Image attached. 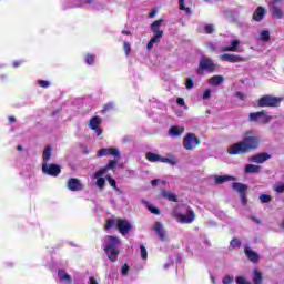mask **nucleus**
I'll use <instances>...</instances> for the list:
<instances>
[{"label":"nucleus","instance_id":"obj_22","mask_svg":"<svg viewBox=\"0 0 284 284\" xmlns=\"http://www.w3.org/2000/svg\"><path fill=\"white\" fill-rule=\"evenodd\" d=\"M268 6L273 17L276 19H283V9L278 8L274 2H271Z\"/></svg>","mask_w":284,"mask_h":284},{"label":"nucleus","instance_id":"obj_61","mask_svg":"<svg viewBox=\"0 0 284 284\" xmlns=\"http://www.w3.org/2000/svg\"><path fill=\"white\" fill-rule=\"evenodd\" d=\"M170 265H172V262L164 264V270H168V267H170Z\"/></svg>","mask_w":284,"mask_h":284},{"label":"nucleus","instance_id":"obj_47","mask_svg":"<svg viewBox=\"0 0 284 284\" xmlns=\"http://www.w3.org/2000/svg\"><path fill=\"white\" fill-rule=\"evenodd\" d=\"M204 31L206 32V34H212V32H214V26L213 24L204 26Z\"/></svg>","mask_w":284,"mask_h":284},{"label":"nucleus","instance_id":"obj_51","mask_svg":"<svg viewBox=\"0 0 284 284\" xmlns=\"http://www.w3.org/2000/svg\"><path fill=\"white\" fill-rule=\"evenodd\" d=\"M130 50H131L130 42H124V52H125L126 57H129Z\"/></svg>","mask_w":284,"mask_h":284},{"label":"nucleus","instance_id":"obj_59","mask_svg":"<svg viewBox=\"0 0 284 284\" xmlns=\"http://www.w3.org/2000/svg\"><path fill=\"white\" fill-rule=\"evenodd\" d=\"M14 121H17V119H14V116H9V123H14Z\"/></svg>","mask_w":284,"mask_h":284},{"label":"nucleus","instance_id":"obj_13","mask_svg":"<svg viewBox=\"0 0 284 284\" xmlns=\"http://www.w3.org/2000/svg\"><path fill=\"white\" fill-rule=\"evenodd\" d=\"M98 156H114L121 158V151L116 148H105L98 151Z\"/></svg>","mask_w":284,"mask_h":284},{"label":"nucleus","instance_id":"obj_62","mask_svg":"<svg viewBox=\"0 0 284 284\" xmlns=\"http://www.w3.org/2000/svg\"><path fill=\"white\" fill-rule=\"evenodd\" d=\"M211 281L213 284L216 283V278L214 277V275H211Z\"/></svg>","mask_w":284,"mask_h":284},{"label":"nucleus","instance_id":"obj_27","mask_svg":"<svg viewBox=\"0 0 284 284\" xmlns=\"http://www.w3.org/2000/svg\"><path fill=\"white\" fill-rule=\"evenodd\" d=\"M263 17H265V8L258 7L253 13V21H263Z\"/></svg>","mask_w":284,"mask_h":284},{"label":"nucleus","instance_id":"obj_1","mask_svg":"<svg viewBox=\"0 0 284 284\" xmlns=\"http://www.w3.org/2000/svg\"><path fill=\"white\" fill-rule=\"evenodd\" d=\"M261 145V136L255 135L254 131L250 130L244 133L242 141L234 143L227 149L229 154H247L252 150H258Z\"/></svg>","mask_w":284,"mask_h":284},{"label":"nucleus","instance_id":"obj_19","mask_svg":"<svg viewBox=\"0 0 284 284\" xmlns=\"http://www.w3.org/2000/svg\"><path fill=\"white\" fill-rule=\"evenodd\" d=\"M185 132V126L173 125L169 129V136L171 139H179Z\"/></svg>","mask_w":284,"mask_h":284},{"label":"nucleus","instance_id":"obj_52","mask_svg":"<svg viewBox=\"0 0 284 284\" xmlns=\"http://www.w3.org/2000/svg\"><path fill=\"white\" fill-rule=\"evenodd\" d=\"M129 270H130V268L128 267V264H124V265L122 266V268H121V274H122L123 276H126Z\"/></svg>","mask_w":284,"mask_h":284},{"label":"nucleus","instance_id":"obj_23","mask_svg":"<svg viewBox=\"0 0 284 284\" xmlns=\"http://www.w3.org/2000/svg\"><path fill=\"white\" fill-rule=\"evenodd\" d=\"M161 196L162 199H166V201H171V203H176V201H179V197L176 196V194L170 191L162 190Z\"/></svg>","mask_w":284,"mask_h":284},{"label":"nucleus","instance_id":"obj_49","mask_svg":"<svg viewBox=\"0 0 284 284\" xmlns=\"http://www.w3.org/2000/svg\"><path fill=\"white\" fill-rule=\"evenodd\" d=\"M38 83L40 88H50V81L48 80H39Z\"/></svg>","mask_w":284,"mask_h":284},{"label":"nucleus","instance_id":"obj_39","mask_svg":"<svg viewBox=\"0 0 284 284\" xmlns=\"http://www.w3.org/2000/svg\"><path fill=\"white\" fill-rule=\"evenodd\" d=\"M140 254H141V258L143 261H145L148 258V248H145V246L141 245L140 246Z\"/></svg>","mask_w":284,"mask_h":284},{"label":"nucleus","instance_id":"obj_32","mask_svg":"<svg viewBox=\"0 0 284 284\" xmlns=\"http://www.w3.org/2000/svg\"><path fill=\"white\" fill-rule=\"evenodd\" d=\"M161 163H168L169 165H176V163H179V160H176V158L174 156H170V158L162 156Z\"/></svg>","mask_w":284,"mask_h":284},{"label":"nucleus","instance_id":"obj_34","mask_svg":"<svg viewBox=\"0 0 284 284\" xmlns=\"http://www.w3.org/2000/svg\"><path fill=\"white\" fill-rule=\"evenodd\" d=\"M273 190H274V192H277V194H283L284 183H282V182L275 183V185L273 186Z\"/></svg>","mask_w":284,"mask_h":284},{"label":"nucleus","instance_id":"obj_63","mask_svg":"<svg viewBox=\"0 0 284 284\" xmlns=\"http://www.w3.org/2000/svg\"><path fill=\"white\" fill-rule=\"evenodd\" d=\"M122 34H130V31H122Z\"/></svg>","mask_w":284,"mask_h":284},{"label":"nucleus","instance_id":"obj_2","mask_svg":"<svg viewBox=\"0 0 284 284\" xmlns=\"http://www.w3.org/2000/svg\"><path fill=\"white\" fill-rule=\"evenodd\" d=\"M121 245V239L119 236L108 235L104 237L102 247L111 263H115L119 257V246Z\"/></svg>","mask_w":284,"mask_h":284},{"label":"nucleus","instance_id":"obj_57","mask_svg":"<svg viewBox=\"0 0 284 284\" xmlns=\"http://www.w3.org/2000/svg\"><path fill=\"white\" fill-rule=\"evenodd\" d=\"M89 284H99V282L97 281V278L90 277L89 278Z\"/></svg>","mask_w":284,"mask_h":284},{"label":"nucleus","instance_id":"obj_25","mask_svg":"<svg viewBox=\"0 0 284 284\" xmlns=\"http://www.w3.org/2000/svg\"><path fill=\"white\" fill-rule=\"evenodd\" d=\"M145 159L150 161V163H161L162 156L153 152H146Z\"/></svg>","mask_w":284,"mask_h":284},{"label":"nucleus","instance_id":"obj_60","mask_svg":"<svg viewBox=\"0 0 284 284\" xmlns=\"http://www.w3.org/2000/svg\"><path fill=\"white\" fill-rule=\"evenodd\" d=\"M271 3H275V4L283 3V0H273Z\"/></svg>","mask_w":284,"mask_h":284},{"label":"nucleus","instance_id":"obj_26","mask_svg":"<svg viewBox=\"0 0 284 284\" xmlns=\"http://www.w3.org/2000/svg\"><path fill=\"white\" fill-rule=\"evenodd\" d=\"M244 172L246 174H258V172H261V166L256 164H246Z\"/></svg>","mask_w":284,"mask_h":284},{"label":"nucleus","instance_id":"obj_29","mask_svg":"<svg viewBox=\"0 0 284 284\" xmlns=\"http://www.w3.org/2000/svg\"><path fill=\"white\" fill-rule=\"evenodd\" d=\"M52 156V146H47L42 153L43 163H48Z\"/></svg>","mask_w":284,"mask_h":284},{"label":"nucleus","instance_id":"obj_56","mask_svg":"<svg viewBox=\"0 0 284 284\" xmlns=\"http://www.w3.org/2000/svg\"><path fill=\"white\" fill-rule=\"evenodd\" d=\"M22 63H23V61L16 60V61H13V68H19V65H21Z\"/></svg>","mask_w":284,"mask_h":284},{"label":"nucleus","instance_id":"obj_35","mask_svg":"<svg viewBox=\"0 0 284 284\" xmlns=\"http://www.w3.org/2000/svg\"><path fill=\"white\" fill-rule=\"evenodd\" d=\"M94 61H97V55H94V54H87L85 55V63L88 65H94Z\"/></svg>","mask_w":284,"mask_h":284},{"label":"nucleus","instance_id":"obj_58","mask_svg":"<svg viewBox=\"0 0 284 284\" xmlns=\"http://www.w3.org/2000/svg\"><path fill=\"white\" fill-rule=\"evenodd\" d=\"M155 14H156V11H151V12L149 13L150 19H152L153 17H155Z\"/></svg>","mask_w":284,"mask_h":284},{"label":"nucleus","instance_id":"obj_48","mask_svg":"<svg viewBox=\"0 0 284 284\" xmlns=\"http://www.w3.org/2000/svg\"><path fill=\"white\" fill-rule=\"evenodd\" d=\"M79 3H88L89 6H93V8H97V1L94 0H78Z\"/></svg>","mask_w":284,"mask_h":284},{"label":"nucleus","instance_id":"obj_42","mask_svg":"<svg viewBox=\"0 0 284 284\" xmlns=\"http://www.w3.org/2000/svg\"><path fill=\"white\" fill-rule=\"evenodd\" d=\"M185 88L186 90H192V88H194V80H192V78L186 79Z\"/></svg>","mask_w":284,"mask_h":284},{"label":"nucleus","instance_id":"obj_7","mask_svg":"<svg viewBox=\"0 0 284 284\" xmlns=\"http://www.w3.org/2000/svg\"><path fill=\"white\" fill-rule=\"evenodd\" d=\"M283 98H276L274 95H264L258 100L260 108H278Z\"/></svg>","mask_w":284,"mask_h":284},{"label":"nucleus","instance_id":"obj_45","mask_svg":"<svg viewBox=\"0 0 284 284\" xmlns=\"http://www.w3.org/2000/svg\"><path fill=\"white\" fill-rule=\"evenodd\" d=\"M230 245H231V247H234V248L241 247V240H239V239H233V240L231 241Z\"/></svg>","mask_w":284,"mask_h":284},{"label":"nucleus","instance_id":"obj_11","mask_svg":"<svg viewBox=\"0 0 284 284\" xmlns=\"http://www.w3.org/2000/svg\"><path fill=\"white\" fill-rule=\"evenodd\" d=\"M108 172V169H100L95 171L92 175V179H97L95 185L99 187V190H103L105 185V178H103Z\"/></svg>","mask_w":284,"mask_h":284},{"label":"nucleus","instance_id":"obj_18","mask_svg":"<svg viewBox=\"0 0 284 284\" xmlns=\"http://www.w3.org/2000/svg\"><path fill=\"white\" fill-rule=\"evenodd\" d=\"M272 159V155L270 153H258L256 155H253L248 159L252 163H265V161H270Z\"/></svg>","mask_w":284,"mask_h":284},{"label":"nucleus","instance_id":"obj_20","mask_svg":"<svg viewBox=\"0 0 284 284\" xmlns=\"http://www.w3.org/2000/svg\"><path fill=\"white\" fill-rule=\"evenodd\" d=\"M153 230L155 234H158L160 241H165V229L163 227V224H161V222H155Z\"/></svg>","mask_w":284,"mask_h":284},{"label":"nucleus","instance_id":"obj_6","mask_svg":"<svg viewBox=\"0 0 284 284\" xmlns=\"http://www.w3.org/2000/svg\"><path fill=\"white\" fill-rule=\"evenodd\" d=\"M182 145L184 150L192 152V150H196V148L201 145V140H199V136L194 133H186L183 138Z\"/></svg>","mask_w":284,"mask_h":284},{"label":"nucleus","instance_id":"obj_10","mask_svg":"<svg viewBox=\"0 0 284 284\" xmlns=\"http://www.w3.org/2000/svg\"><path fill=\"white\" fill-rule=\"evenodd\" d=\"M42 172L49 176H58L61 174V166L58 164L42 163Z\"/></svg>","mask_w":284,"mask_h":284},{"label":"nucleus","instance_id":"obj_4","mask_svg":"<svg viewBox=\"0 0 284 284\" xmlns=\"http://www.w3.org/2000/svg\"><path fill=\"white\" fill-rule=\"evenodd\" d=\"M116 226V230L122 234V236H125V234H130V231L132 230V223L128 220L118 219V220H108L106 224L104 225V230H112V227Z\"/></svg>","mask_w":284,"mask_h":284},{"label":"nucleus","instance_id":"obj_55","mask_svg":"<svg viewBox=\"0 0 284 284\" xmlns=\"http://www.w3.org/2000/svg\"><path fill=\"white\" fill-rule=\"evenodd\" d=\"M112 108H114L113 103L105 104L104 112H108V110H112Z\"/></svg>","mask_w":284,"mask_h":284},{"label":"nucleus","instance_id":"obj_14","mask_svg":"<svg viewBox=\"0 0 284 284\" xmlns=\"http://www.w3.org/2000/svg\"><path fill=\"white\" fill-rule=\"evenodd\" d=\"M101 125V118L99 116H93L89 121V128L90 130H93L97 134V136H101L103 131L99 128Z\"/></svg>","mask_w":284,"mask_h":284},{"label":"nucleus","instance_id":"obj_36","mask_svg":"<svg viewBox=\"0 0 284 284\" xmlns=\"http://www.w3.org/2000/svg\"><path fill=\"white\" fill-rule=\"evenodd\" d=\"M102 170H116V161L115 160H110L108 165L105 168H102Z\"/></svg>","mask_w":284,"mask_h":284},{"label":"nucleus","instance_id":"obj_12","mask_svg":"<svg viewBox=\"0 0 284 284\" xmlns=\"http://www.w3.org/2000/svg\"><path fill=\"white\" fill-rule=\"evenodd\" d=\"M232 187H233V190H235V192H239L240 199H241L243 205H246L247 197H245V192H247V185L239 183V182H234L232 184Z\"/></svg>","mask_w":284,"mask_h":284},{"label":"nucleus","instance_id":"obj_54","mask_svg":"<svg viewBox=\"0 0 284 284\" xmlns=\"http://www.w3.org/2000/svg\"><path fill=\"white\" fill-rule=\"evenodd\" d=\"M176 103L178 105H185V100H183V98H178Z\"/></svg>","mask_w":284,"mask_h":284},{"label":"nucleus","instance_id":"obj_15","mask_svg":"<svg viewBox=\"0 0 284 284\" xmlns=\"http://www.w3.org/2000/svg\"><path fill=\"white\" fill-rule=\"evenodd\" d=\"M220 59L222 61H226L227 63H242V61H245L243 57L230 53L221 54Z\"/></svg>","mask_w":284,"mask_h":284},{"label":"nucleus","instance_id":"obj_9","mask_svg":"<svg viewBox=\"0 0 284 284\" xmlns=\"http://www.w3.org/2000/svg\"><path fill=\"white\" fill-rule=\"evenodd\" d=\"M248 121L251 123H262L265 124L268 121H272V116L267 115L264 111H258L248 114Z\"/></svg>","mask_w":284,"mask_h":284},{"label":"nucleus","instance_id":"obj_30","mask_svg":"<svg viewBox=\"0 0 284 284\" xmlns=\"http://www.w3.org/2000/svg\"><path fill=\"white\" fill-rule=\"evenodd\" d=\"M253 283L254 284H263V275L258 270L253 271Z\"/></svg>","mask_w":284,"mask_h":284},{"label":"nucleus","instance_id":"obj_8","mask_svg":"<svg viewBox=\"0 0 284 284\" xmlns=\"http://www.w3.org/2000/svg\"><path fill=\"white\" fill-rule=\"evenodd\" d=\"M214 70H216V64H214V60L207 57H202L200 59L197 74H203L204 72H214Z\"/></svg>","mask_w":284,"mask_h":284},{"label":"nucleus","instance_id":"obj_41","mask_svg":"<svg viewBox=\"0 0 284 284\" xmlns=\"http://www.w3.org/2000/svg\"><path fill=\"white\" fill-rule=\"evenodd\" d=\"M106 181L111 185V187H113V190H116V180L115 179H112V176L108 175Z\"/></svg>","mask_w":284,"mask_h":284},{"label":"nucleus","instance_id":"obj_5","mask_svg":"<svg viewBox=\"0 0 284 284\" xmlns=\"http://www.w3.org/2000/svg\"><path fill=\"white\" fill-rule=\"evenodd\" d=\"M163 23V19L155 20L151 24V31L153 32V37L146 44L148 50H152L155 43H161V39H163V30H161V24Z\"/></svg>","mask_w":284,"mask_h":284},{"label":"nucleus","instance_id":"obj_31","mask_svg":"<svg viewBox=\"0 0 284 284\" xmlns=\"http://www.w3.org/2000/svg\"><path fill=\"white\" fill-rule=\"evenodd\" d=\"M225 181H235V179L230 175H220L215 178V183L217 185H221V183H225Z\"/></svg>","mask_w":284,"mask_h":284},{"label":"nucleus","instance_id":"obj_43","mask_svg":"<svg viewBox=\"0 0 284 284\" xmlns=\"http://www.w3.org/2000/svg\"><path fill=\"white\" fill-rule=\"evenodd\" d=\"M210 97H212V90L205 89L204 92H203L202 99L204 101H207V99H210Z\"/></svg>","mask_w":284,"mask_h":284},{"label":"nucleus","instance_id":"obj_44","mask_svg":"<svg viewBox=\"0 0 284 284\" xmlns=\"http://www.w3.org/2000/svg\"><path fill=\"white\" fill-rule=\"evenodd\" d=\"M160 183H161L162 185H165V181H164V180H161V179H155V180H152V181H151V184H152L153 187H156V185H160Z\"/></svg>","mask_w":284,"mask_h":284},{"label":"nucleus","instance_id":"obj_37","mask_svg":"<svg viewBox=\"0 0 284 284\" xmlns=\"http://www.w3.org/2000/svg\"><path fill=\"white\" fill-rule=\"evenodd\" d=\"M180 10H185L186 14H192L190 8H185V0H179Z\"/></svg>","mask_w":284,"mask_h":284},{"label":"nucleus","instance_id":"obj_21","mask_svg":"<svg viewBox=\"0 0 284 284\" xmlns=\"http://www.w3.org/2000/svg\"><path fill=\"white\" fill-rule=\"evenodd\" d=\"M244 252L252 263H258V253L254 252L250 246H245Z\"/></svg>","mask_w":284,"mask_h":284},{"label":"nucleus","instance_id":"obj_3","mask_svg":"<svg viewBox=\"0 0 284 284\" xmlns=\"http://www.w3.org/2000/svg\"><path fill=\"white\" fill-rule=\"evenodd\" d=\"M173 216L178 221V223L190 224L194 223V219L196 215L194 211L187 205H179L173 210Z\"/></svg>","mask_w":284,"mask_h":284},{"label":"nucleus","instance_id":"obj_50","mask_svg":"<svg viewBox=\"0 0 284 284\" xmlns=\"http://www.w3.org/2000/svg\"><path fill=\"white\" fill-rule=\"evenodd\" d=\"M148 210L150 211L151 214H161V212L159 211V209L148 204Z\"/></svg>","mask_w":284,"mask_h":284},{"label":"nucleus","instance_id":"obj_28","mask_svg":"<svg viewBox=\"0 0 284 284\" xmlns=\"http://www.w3.org/2000/svg\"><path fill=\"white\" fill-rule=\"evenodd\" d=\"M225 81V78L223 75H213L211 79H209V85H221Z\"/></svg>","mask_w":284,"mask_h":284},{"label":"nucleus","instance_id":"obj_38","mask_svg":"<svg viewBox=\"0 0 284 284\" xmlns=\"http://www.w3.org/2000/svg\"><path fill=\"white\" fill-rule=\"evenodd\" d=\"M236 284H252V282L247 281L244 276H236L235 277Z\"/></svg>","mask_w":284,"mask_h":284},{"label":"nucleus","instance_id":"obj_24","mask_svg":"<svg viewBox=\"0 0 284 284\" xmlns=\"http://www.w3.org/2000/svg\"><path fill=\"white\" fill-rule=\"evenodd\" d=\"M58 276H59L61 283H64V284H71L72 283V277L70 276V274H68L63 270H60L58 272Z\"/></svg>","mask_w":284,"mask_h":284},{"label":"nucleus","instance_id":"obj_16","mask_svg":"<svg viewBox=\"0 0 284 284\" xmlns=\"http://www.w3.org/2000/svg\"><path fill=\"white\" fill-rule=\"evenodd\" d=\"M67 187L71 192H79V191L83 190V184H81V181L79 179L71 178V179H69V181L67 183Z\"/></svg>","mask_w":284,"mask_h":284},{"label":"nucleus","instance_id":"obj_40","mask_svg":"<svg viewBox=\"0 0 284 284\" xmlns=\"http://www.w3.org/2000/svg\"><path fill=\"white\" fill-rule=\"evenodd\" d=\"M260 201H261V203H270V201H272V196H270L267 194H261Z\"/></svg>","mask_w":284,"mask_h":284},{"label":"nucleus","instance_id":"obj_46","mask_svg":"<svg viewBox=\"0 0 284 284\" xmlns=\"http://www.w3.org/2000/svg\"><path fill=\"white\" fill-rule=\"evenodd\" d=\"M222 283L223 284H232L234 283V277L230 276V275H226L224 276V278L222 280Z\"/></svg>","mask_w":284,"mask_h":284},{"label":"nucleus","instance_id":"obj_53","mask_svg":"<svg viewBox=\"0 0 284 284\" xmlns=\"http://www.w3.org/2000/svg\"><path fill=\"white\" fill-rule=\"evenodd\" d=\"M235 97H237V99H240V101H245V94H243V92H236Z\"/></svg>","mask_w":284,"mask_h":284},{"label":"nucleus","instance_id":"obj_33","mask_svg":"<svg viewBox=\"0 0 284 284\" xmlns=\"http://www.w3.org/2000/svg\"><path fill=\"white\" fill-rule=\"evenodd\" d=\"M258 40L264 42L270 41V32L267 30H262L260 32Z\"/></svg>","mask_w":284,"mask_h":284},{"label":"nucleus","instance_id":"obj_64","mask_svg":"<svg viewBox=\"0 0 284 284\" xmlns=\"http://www.w3.org/2000/svg\"><path fill=\"white\" fill-rule=\"evenodd\" d=\"M18 150H19V151L23 150V146H18Z\"/></svg>","mask_w":284,"mask_h":284},{"label":"nucleus","instance_id":"obj_17","mask_svg":"<svg viewBox=\"0 0 284 284\" xmlns=\"http://www.w3.org/2000/svg\"><path fill=\"white\" fill-rule=\"evenodd\" d=\"M239 45H241L239 39L231 40L230 45L222 47V52H243V50L239 49Z\"/></svg>","mask_w":284,"mask_h":284}]
</instances>
